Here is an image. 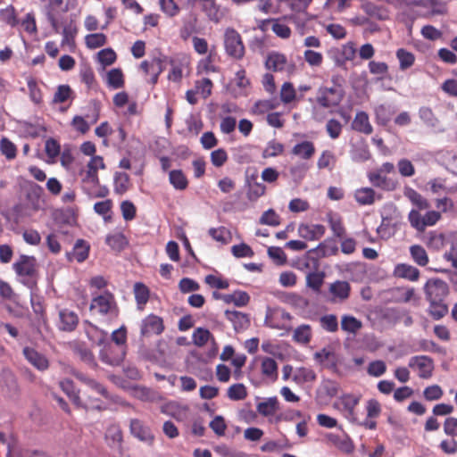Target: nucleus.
<instances>
[{"mask_svg": "<svg viewBox=\"0 0 457 457\" xmlns=\"http://www.w3.org/2000/svg\"><path fill=\"white\" fill-rule=\"evenodd\" d=\"M129 430L131 435L139 441L152 445L154 441V436L152 429L138 419H131L129 421Z\"/></svg>", "mask_w": 457, "mask_h": 457, "instance_id": "nucleus-13", "label": "nucleus"}, {"mask_svg": "<svg viewBox=\"0 0 457 457\" xmlns=\"http://www.w3.org/2000/svg\"><path fill=\"white\" fill-rule=\"evenodd\" d=\"M22 353L26 360L38 370L43 371L48 369V360L35 349L26 346Z\"/></svg>", "mask_w": 457, "mask_h": 457, "instance_id": "nucleus-23", "label": "nucleus"}, {"mask_svg": "<svg viewBox=\"0 0 457 457\" xmlns=\"http://www.w3.org/2000/svg\"><path fill=\"white\" fill-rule=\"evenodd\" d=\"M309 165L305 162H297L289 168V173L295 181L300 182L305 177Z\"/></svg>", "mask_w": 457, "mask_h": 457, "instance_id": "nucleus-61", "label": "nucleus"}, {"mask_svg": "<svg viewBox=\"0 0 457 457\" xmlns=\"http://www.w3.org/2000/svg\"><path fill=\"white\" fill-rule=\"evenodd\" d=\"M410 253L413 262L421 267L426 266L429 262L426 250L420 245H411Z\"/></svg>", "mask_w": 457, "mask_h": 457, "instance_id": "nucleus-46", "label": "nucleus"}, {"mask_svg": "<svg viewBox=\"0 0 457 457\" xmlns=\"http://www.w3.org/2000/svg\"><path fill=\"white\" fill-rule=\"evenodd\" d=\"M76 377L78 379H79L81 382L87 385L89 388H91L97 394L101 395L105 399L111 400L113 403H120L124 406L129 405L128 403L122 401L119 396L110 395L105 386L99 383L98 381L90 378L82 373L77 374Z\"/></svg>", "mask_w": 457, "mask_h": 457, "instance_id": "nucleus-14", "label": "nucleus"}, {"mask_svg": "<svg viewBox=\"0 0 457 457\" xmlns=\"http://www.w3.org/2000/svg\"><path fill=\"white\" fill-rule=\"evenodd\" d=\"M403 195L408 198L414 206L417 207L416 210L419 212L422 210H428L430 207L428 201L411 187H404Z\"/></svg>", "mask_w": 457, "mask_h": 457, "instance_id": "nucleus-30", "label": "nucleus"}, {"mask_svg": "<svg viewBox=\"0 0 457 457\" xmlns=\"http://www.w3.org/2000/svg\"><path fill=\"white\" fill-rule=\"evenodd\" d=\"M285 146L282 143L273 139L267 143L263 149L262 156L264 159L273 158L281 155L284 153Z\"/></svg>", "mask_w": 457, "mask_h": 457, "instance_id": "nucleus-43", "label": "nucleus"}, {"mask_svg": "<svg viewBox=\"0 0 457 457\" xmlns=\"http://www.w3.org/2000/svg\"><path fill=\"white\" fill-rule=\"evenodd\" d=\"M261 371L264 377L271 379L272 381H276L278 379V363L270 357H264L262 360Z\"/></svg>", "mask_w": 457, "mask_h": 457, "instance_id": "nucleus-39", "label": "nucleus"}, {"mask_svg": "<svg viewBox=\"0 0 457 457\" xmlns=\"http://www.w3.org/2000/svg\"><path fill=\"white\" fill-rule=\"evenodd\" d=\"M316 378V374L312 369L301 367L295 371L292 379L295 384L303 385L304 383L313 382Z\"/></svg>", "mask_w": 457, "mask_h": 457, "instance_id": "nucleus-41", "label": "nucleus"}, {"mask_svg": "<svg viewBox=\"0 0 457 457\" xmlns=\"http://www.w3.org/2000/svg\"><path fill=\"white\" fill-rule=\"evenodd\" d=\"M285 302L293 308L299 310H304L309 306L308 299L296 293L287 294L286 295Z\"/></svg>", "mask_w": 457, "mask_h": 457, "instance_id": "nucleus-56", "label": "nucleus"}, {"mask_svg": "<svg viewBox=\"0 0 457 457\" xmlns=\"http://www.w3.org/2000/svg\"><path fill=\"white\" fill-rule=\"evenodd\" d=\"M225 51L230 57L241 60L245 53V48L240 34L232 28L226 29L224 34Z\"/></svg>", "mask_w": 457, "mask_h": 457, "instance_id": "nucleus-7", "label": "nucleus"}, {"mask_svg": "<svg viewBox=\"0 0 457 457\" xmlns=\"http://www.w3.org/2000/svg\"><path fill=\"white\" fill-rule=\"evenodd\" d=\"M134 295L137 303L145 305L149 299V289L145 284L137 282L134 285Z\"/></svg>", "mask_w": 457, "mask_h": 457, "instance_id": "nucleus-58", "label": "nucleus"}, {"mask_svg": "<svg viewBox=\"0 0 457 457\" xmlns=\"http://www.w3.org/2000/svg\"><path fill=\"white\" fill-rule=\"evenodd\" d=\"M328 292L332 303H343L350 296L351 286L347 281L337 280L329 285Z\"/></svg>", "mask_w": 457, "mask_h": 457, "instance_id": "nucleus-18", "label": "nucleus"}, {"mask_svg": "<svg viewBox=\"0 0 457 457\" xmlns=\"http://www.w3.org/2000/svg\"><path fill=\"white\" fill-rule=\"evenodd\" d=\"M328 224L334 236L337 238H343L346 234L345 227L343 223V220L338 215H329Z\"/></svg>", "mask_w": 457, "mask_h": 457, "instance_id": "nucleus-49", "label": "nucleus"}, {"mask_svg": "<svg viewBox=\"0 0 457 457\" xmlns=\"http://www.w3.org/2000/svg\"><path fill=\"white\" fill-rule=\"evenodd\" d=\"M340 389V386L337 382L331 379H325L321 382L320 386L317 390L319 397H328L329 399L337 395Z\"/></svg>", "mask_w": 457, "mask_h": 457, "instance_id": "nucleus-34", "label": "nucleus"}, {"mask_svg": "<svg viewBox=\"0 0 457 457\" xmlns=\"http://www.w3.org/2000/svg\"><path fill=\"white\" fill-rule=\"evenodd\" d=\"M279 105L277 99L260 100L254 104V112L260 114L276 109Z\"/></svg>", "mask_w": 457, "mask_h": 457, "instance_id": "nucleus-64", "label": "nucleus"}, {"mask_svg": "<svg viewBox=\"0 0 457 457\" xmlns=\"http://www.w3.org/2000/svg\"><path fill=\"white\" fill-rule=\"evenodd\" d=\"M225 317L229 320L237 332L245 330L250 325L249 316L237 311H225Z\"/></svg>", "mask_w": 457, "mask_h": 457, "instance_id": "nucleus-26", "label": "nucleus"}, {"mask_svg": "<svg viewBox=\"0 0 457 457\" xmlns=\"http://www.w3.org/2000/svg\"><path fill=\"white\" fill-rule=\"evenodd\" d=\"M104 439L115 457H130L123 447L122 431L119 425L111 424L105 431Z\"/></svg>", "mask_w": 457, "mask_h": 457, "instance_id": "nucleus-9", "label": "nucleus"}, {"mask_svg": "<svg viewBox=\"0 0 457 457\" xmlns=\"http://www.w3.org/2000/svg\"><path fill=\"white\" fill-rule=\"evenodd\" d=\"M320 327L328 332H337L338 330V321L335 314H326L320 319Z\"/></svg>", "mask_w": 457, "mask_h": 457, "instance_id": "nucleus-59", "label": "nucleus"}, {"mask_svg": "<svg viewBox=\"0 0 457 457\" xmlns=\"http://www.w3.org/2000/svg\"><path fill=\"white\" fill-rule=\"evenodd\" d=\"M107 84L113 89L121 88L124 86L123 73L120 69H112L107 73Z\"/></svg>", "mask_w": 457, "mask_h": 457, "instance_id": "nucleus-53", "label": "nucleus"}, {"mask_svg": "<svg viewBox=\"0 0 457 457\" xmlns=\"http://www.w3.org/2000/svg\"><path fill=\"white\" fill-rule=\"evenodd\" d=\"M395 275L398 278H406L410 281H417L420 278V270L410 264L401 263L396 265Z\"/></svg>", "mask_w": 457, "mask_h": 457, "instance_id": "nucleus-35", "label": "nucleus"}, {"mask_svg": "<svg viewBox=\"0 0 457 457\" xmlns=\"http://www.w3.org/2000/svg\"><path fill=\"white\" fill-rule=\"evenodd\" d=\"M396 58L399 61L400 70L405 71L411 68L415 62V56L412 53L405 50L404 48H399L396 51Z\"/></svg>", "mask_w": 457, "mask_h": 457, "instance_id": "nucleus-47", "label": "nucleus"}, {"mask_svg": "<svg viewBox=\"0 0 457 457\" xmlns=\"http://www.w3.org/2000/svg\"><path fill=\"white\" fill-rule=\"evenodd\" d=\"M202 55H206L204 59L203 60L204 70L209 73V72H219L220 68L218 66V63L220 62V56L217 53V50L215 46H212L211 49L208 47L207 42L202 38Z\"/></svg>", "mask_w": 457, "mask_h": 457, "instance_id": "nucleus-15", "label": "nucleus"}, {"mask_svg": "<svg viewBox=\"0 0 457 457\" xmlns=\"http://www.w3.org/2000/svg\"><path fill=\"white\" fill-rule=\"evenodd\" d=\"M61 389L67 395L72 403L78 406L80 405V398L75 389L74 384L70 379H64L60 382Z\"/></svg>", "mask_w": 457, "mask_h": 457, "instance_id": "nucleus-54", "label": "nucleus"}, {"mask_svg": "<svg viewBox=\"0 0 457 457\" xmlns=\"http://www.w3.org/2000/svg\"><path fill=\"white\" fill-rule=\"evenodd\" d=\"M129 187V177L125 172H116L114 175V192L123 195Z\"/></svg>", "mask_w": 457, "mask_h": 457, "instance_id": "nucleus-52", "label": "nucleus"}, {"mask_svg": "<svg viewBox=\"0 0 457 457\" xmlns=\"http://www.w3.org/2000/svg\"><path fill=\"white\" fill-rule=\"evenodd\" d=\"M362 328V322L350 314H345L341 318V328L343 331L356 335Z\"/></svg>", "mask_w": 457, "mask_h": 457, "instance_id": "nucleus-36", "label": "nucleus"}, {"mask_svg": "<svg viewBox=\"0 0 457 457\" xmlns=\"http://www.w3.org/2000/svg\"><path fill=\"white\" fill-rule=\"evenodd\" d=\"M292 318V315L283 309L268 307L264 325L270 328L289 331L291 329L290 321Z\"/></svg>", "mask_w": 457, "mask_h": 457, "instance_id": "nucleus-6", "label": "nucleus"}, {"mask_svg": "<svg viewBox=\"0 0 457 457\" xmlns=\"http://www.w3.org/2000/svg\"><path fill=\"white\" fill-rule=\"evenodd\" d=\"M89 249L90 245L87 241L78 239L72 252L68 253V258L70 260L75 259L78 262H83L88 257Z\"/></svg>", "mask_w": 457, "mask_h": 457, "instance_id": "nucleus-32", "label": "nucleus"}, {"mask_svg": "<svg viewBox=\"0 0 457 457\" xmlns=\"http://www.w3.org/2000/svg\"><path fill=\"white\" fill-rule=\"evenodd\" d=\"M257 411L263 417L273 416L279 409V402L276 396L261 402L256 406Z\"/></svg>", "mask_w": 457, "mask_h": 457, "instance_id": "nucleus-33", "label": "nucleus"}, {"mask_svg": "<svg viewBox=\"0 0 457 457\" xmlns=\"http://www.w3.org/2000/svg\"><path fill=\"white\" fill-rule=\"evenodd\" d=\"M13 269L20 276H32L36 270V259L33 256L21 255L13 263Z\"/></svg>", "mask_w": 457, "mask_h": 457, "instance_id": "nucleus-27", "label": "nucleus"}, {"mask_svg": "<svg viewBox=\"0 0 457 457\" xmlns=\"http://www.w3.org/2000/svg\"><path fill=\"white\" fill-rule=\"evenodd\" d=\"M170 182L176 189H185L187 180L181 170H174L170 172Z\"/></svg>", "mask_w": 457, "mask_h": 457, "instance_id": "nucleus-62", "label": "nucleus"}, {"mask_svg": "<svg viewBox=\"0 0 457 457\" xmlns=\"http://www.w3.org/2000/svg\"><path fill=\"white\" fill-rule=\"evenodd\" d=\"M312 337V327L308 324H302L295 328L293 340L300 345H308Z\"/></svg>", "mask_w": 457, "mask_h": 457, "instance_id": "nucleus-37", "label": "nucleus"}, {"mask_svg": "<svg viewBox=\"0 0 457 457\" xmlns=\"http://www.w3.org/2000/svg\"><path fill=\"white\" fill-rule=\"evenodd\" d=\"M0 21L12 28L17 27L20 23L15 9L12 5H8L7 7L0 10Z\"/></svg>", "mask_w": 457, "mask_h": 457, "instance_id": "nucleus-45", "label": "nucleus"}, {"mask_svg": "<svg viewBox=\"0 0 457 457\" xmlns=\"http://www.w3.org/2000/svg\"><path fill=\"white\" fill-rule=\"evenodd\" d=\"M337 162V158L335 154L329 151L325 150L320 155L317 161V167L320 170L329 169L332 170Z\"/></svg>", "mask_w": 457, "mask_h": 457, "instance_id": "nucleus-55", "label": "nucleus"}, {"mask_svg": "<svg viewBox=\"0 0 457 457\" xmlns=\"http://www.w3.org/2000/svg\"><path fill=\"white\" fill-rule=\"evenodd\" d=\"M352 128L353 130L365 135H370L373 131V128L370 122L369 115L363 112H358L352 122Z\"/></svg>", "mask_w": 457, "mask_h": 457, "instance_id": "nucleus-28", "label": "nucleus"}, {"mask_svg": "<svg viewBox=\"0 0 457 457\" xmlns=\"http://www.w3.org/2000/svg\"><path fill=\"white\" fill-rule=\"evenodd\" d=\"M409 366L418 370V375L421 378H428L432 376L434 369L433 361L430 357L420 355L411 358Z\"/></svg>", "mask_w": 457, "mask_h": 457, "instance_id": "nucleus-17", "label": "nucleus"}, {"mask_svg": "<svg viewBox=\"0 0 457 457\" xmlns=\"http://www.w3.org/2000/svg\"><path fill=\"white\" fill-rule=\"evenodd\" d=\"M197 17L194 14H189L184 20L183 27L180 30V36L184 40H187L193 34L196 33Z\"/></svg>", "mask_w": 457, "mask_h": 457, "instance_id": "nucleus-44", "label": "nucleus"}, {"mask_svg": "<svg viewBox=\"0 0 457 457\" xmlns=\"http://www.w3.org/2000/svg\"><path fill=\"white\" fill-rule=\"evenodd\" d=\"M287 65V56L278 52L270 53L265 61V67L273 72L284 71Z\"/></svg>", "mask_w": 457, "mask_h": 457, "instance_id": "nucleus-24", "label": "nucleus"}, {"mask_svg": "<svg viewBox=\"0 0 457 457\" xmlns=\"http://www.w3.org/2000/svg\"><path fill=\"white\" fill-rule=\"evenodd\" d=\"M105 243L114 251H122L129 244L127 237L121 232H115L106 236Z\"/></svg>", "mask_w": 457, "mask_h": 457, "instance_id": "nucleus-38", "label": "nucleus"}, {"mask_svg": "<svg viewBox=\"0 0 457 457\" xmlns=\"http://www.w3.org/2000/svg\"><path fill=\"white\" fill-rule=\"evenodd\" d=\"M106 36L103 33L87 35L85 37L86 46L90 49L101 47L106 44Z\"/></svg>", "mask_w": 457, "mask_h": 457, "instance_id": "nucleus-60", "label": "nucleus"}, {"mask_svg": "<svg viewBox=\"0 0 457 457\" xmlns=\"http://www.w3.org/2000/svg\"><path fill=\"white\" fill-rule=\"evenodd\" d=\"M140 69L145 74H151L149 82L155 85L158 81L159 75L163 71V61L162 58H154L151 62L143 61L140 64Z\"/></svg>", "mask_w": 457, "mask_h": 457, "instance_id": "nucleus-20", "label": "nucleus"}, {"mask_svg": "<svg viewBox=\"0 0 457 457\" xmlns=\"http://www.w3.org/2000/svg\"><path fill=\"white\" fill-rule=\"evenodd\" d=\"M209 234L215 241L220 242L222 245L228 244L231 239L229 230L224 227H220L218 228H211L209 230Z\"/></svg>", "mask_w": 457, "mask_h": 457, "instance_id": "nucleus-63", "label": "nucleus"}, {"mask_svg": "<svg viewBox=\"0 0 457 457\" xmlns=\"http://www.w3.org/2000/svg\"><path fill=\"white\" fill-rule=\"evenodd\" d=\"M124 357L125 351L123 349L116 351L110 344L104 345L99 353L100 360L110 366H119L123 361Z\"/></svg>", "mask_w": 457, "mask_h": 457, "instance_id": "nucleus-16", "label": "nucleus"}, {"mask_svg": "<svg viewBox=\"0 0 457 457\" xmlns=\"http://www.w3.org/2000/svg\"><path fill=\"white\" fill-rule=\"evenodd\" d=\"M326 228L321 224H301L298 228L299 236L305 240H318L325 234Z\"/></svg>", "mask_w": 457, "mask_h": 457, "instance_id": "nucleus-22", "label": "nucleus"}, {"mask_svg": "<svg viewBox=\"0 0 457 457\" xmlns=\"http://www.w3.org/2000/svg\"><path fill=\"white\" fill-rule=\"evenodd\" d=\"M87 335L90 341L96 345H104L108 340V333L103 329L98 328L94 325H90L87 329Z\"/></svg>", "mask_w": 457, "mask_h": 457, "instance_id": "nucleus-42", "label": "nucleus"}, {"mask_svg": "<svg viewBox=\"0 0 457 457\" xmlns=\"http://www.w3.org/2000/svg\"><path fill=\"white\" fill-rule=\"evenodd\" d=\"M337 78L333 77L331 87H320L317 91L316 102L323 108L337 106L344 98L345 92L342 86L337 83Z\"/></svg>", "mask_w": 457, "mask_h": 457, "instance_id": "nucleus-4", "label": "nucleus"}, {"mask_svg": "<svg viewBox=\"0 0 457 457\" xmlns=\"http://www.w3.org/2000/svg\"><path fill=\"white\" fill-rule=\"evenodd\" d=\"M360 401L361 395L345 394L339 398L337 403H335V407H337L348 420L355 421L357 420L355 410Z\"/></svg>", "mask_w": 457, "mask_h": 457, "instance_id": "nucleus-10", "label": "nucleus"}, {"mask_svg": "<svg viewBox=\"0 0 457 457\" xmlns=\"http://www.w3.org/2000/svg\"><path fill=\"white\" fill-rule=\"evenodd\" d=\"M164 330L163 320L155 314H149L140 323V336L149 337L158 336Z\"/></svg>", "mask_w": 457, "mask_h": 457, "instance_id": "nucleus-12", "label": "nucleus"}, {"mask_svg": "<svg viewBox=\"0 0 457 457\" xmlns=\"http://www.w3.org/2000/svg\"><path fill=\"white\" fill-rule=\"evenodd\" d=\"M227 396L232 401L244 400L247 396V389L242 383L233 384L228 388Z\"/></svg>", "mask_w": 457, "mask_h": 457, "instance_id": "nucleus-50", "label": "nucleus"}, {"mask_svg": "<svg viewBox=\"0 0 457 457\" xmlns=\"http://www.w3.org/2000/svg\"><path fill=\"white\" fill-rule=\"evenodd\" d=\"M162 410L178 420H187L191 414L188 406L179 402H169Z\"/></svg>", "mask_w": 457, "mask_h": 457, "instance_id": "nucleus-21", "label": "nucleus"}, {"mask_svg": "<svg viewBox=\"0 0 457 457\" xmlns=\"http://www.w3.org/2000/svg\"><path fill=\"white\" fill-rule=\"evenodd\" d=\"M441 218V212L436 211H428L422 216L418 210L412 209L408 214L411 226L419 232H424L427 227L436 225Z\"/></svg>", "mask_w": 457, "mask_h": 457, "instance_id": "nucleus-5", "label": "nucleus"}, {"mask_svg": "<svg viewBox=\"0 0 457 457\" xmlns=\"http://www.w3.org/2000/svg\"><path fill=\"white\" fill-rule=\"evenodd\" d=\"M395 171L392 162H384L380 167L368 172L367 177L371 185L384 191H394L398 186V181L387 176Z\"/></svg>", "mask_w": 457, "mask_h": 457, "instance_id": "nucleus-3", "label": "nucleus"}, {"mask_svg": "<svg viewBox=\"0 0 457 457\" xmlns=\"http://www.w3.org/2000/svg\"><path fill=\"white\" fill-rule=\"evenodd\" d=\"M280 100L283 104H291L296 98V91L291 82H285L280 89Z\"/></svg>", "mask_w": 457, "mask_h": 457, "instance_id": "nucleus-57", "label": "nucleus"}, {"mask_svg": "<svg viewBox=\"0 0 457 457\" xmlns=\"http://www.w3.org/2000/svg\"><path fill=\"white\" fill-rule=\"evenodd\" d=\"M79 323V317L73 311L62 309L59 312L58 328L62 331H73Z\"/></svg>", "mask_w": 457, "mask_h": 457, "instance_id": "nucleus-25", "label": "nucleus"}, {"mask_svg": "<svg viewBox=\"0 0 457 457\" xmlns=\"http://www.w3.org/2000/svg\"><path fill=\"white\" fill-rule=\"evenodd\" d=\"M381 198L380 195L377 196L375 190L371 187H361L354 192V199L361 205H371L376 199Z\"/></svg>", "mask_w": 457, "mask_h": 457, "instance_id": "nucleus-29", "label": "nucleus"}, {"mask_svg": "<svg viewBox=\"0 0 457 457\" xmlns=\"http://www.w3.org/2000/svg\"><path fill=\"white\" fill-rule=\"evenodd\" d=\"M202 9L211 21L219 22L222 18V12L215 5L213 0H202Z\"/></svg>", "mask_w": 457, "mask_h": 457, "instance_id": "nucleus-48", "label": "nucleus"}, {"mask_svg": "<svg viewBox=\"0 0 457 457\" xmlns=\"http://www.w3.org/2000/svg\"><path fill=\"white\" fill-rule=\"evenodd\" d=\"M60 30L62 29V45L74 46V38L78 33V28L72 19L60 18Z\"/></svg>", "mask_w": 457, "mask_h": 457, "instance_id": "nucleus-19", "label": "nucleus"}, {"mask_svg": "<svg viewBox=\"0 0 457 457\" xmlns=\"http://www.w3.org/2000/svg\"><path fill=\"white\" fill-rule=\"evenodd\" d=\"M426 299L429 303L428 312L434 320H440L448 312L445 299L449 295L447 283L441 278H430L424 286Z\"/></svg>", "mask_w": 457, "mask_h": 457, "instance_id": "nucleus-1", "label": "nucleus"}, {"mask_svg": "<svg viewBox=\"0 0 457 457\" xmlns=\"http://www.w3.org/2000/svg\"><path fill=\"white\" fill-rule=\"evenodd\" d=\"M325 274L323 271H312L306 275V286L314 293L319 294L324 283Z\"/></svg>", "mask_w": 457, "mask_h": 457, "instance_id": "nucleus-40", "label": "nucleus"}, {"mask_svg": "<svg viewBox=\"0 0 457 457\" xmlns=\"http://www.w3.org/2000/svg\"><path fill=\"white\" fill-rule=\"evenodd\" d=\"M48 4L46 6V15L50 22L52 28L56 33L60 32V18L68 10L67 5L64 4L63 0H47Z\"/></svg>", "mask_w": 457, "mask_h": 457, "instance_id": "nucleus-11", "label": "nucleus"}, {"mask_svg": "<svg viewBox=\"0 0 457 457\" xmlns=\"http://www.w3.org/2000/svg\"><path fill=\"white\" fill-rule=\"evenodd\" d=\"M291 153L303 160H310L315 154V146L312 141L305 140L295 145Z\"/></svg>", "mask_w": 457, "mask_h": 457, "instance_id": "nucleus-31", "label": "nucleus"}, {"mask_svg": "<svg viewBox=\"0 0 457 457\" xmlns=\"http://www.w3.org/2000/svg\"><path fill=\"white\" fill-rule=\"evenodd\" d=\"M204 282L211 288L214 289H227L229 287L228 280L219 273L207 275L204 278Z\"/></svg>", "mask_w": 457, "mask_h": 457, "instance_id": "nucleus-51", "label": "nucleus"}, {"mask_svg": "<svg viewBox=\"0 0 457 457\" xmlns=\"http://www.w3.org/2000/svg\"><path fill=\"white\" fill-rule=\"evenodd\" d=\"M387 4L395 5V7L403 9L410 8L412 10L414 7L420 10L415 11L411 15V19L419 16H430L434 14H441L445 11V6L443 3L437 0H385Z\"/></svg>", "mask_w": 457, "mask_h": 457, "instance_id": "nucleus-2", "label": "nucleus"}, {"mask_svg": "<svg viewBox=\"0 0 457 457\" xmlns=\"http://www.w3.org/2000/svg\"><path fill=\"white\" fill-rule=\"evenodd\" d=\"M90 309L96 310L102 315H110L115 318L119 314L114 295L109 291H104L102 295L95 296L90 303Z\"/></svg>", "mask_w": 457, "mask_h": 457, "instance_id": "nucleus-8", "label": "nucleus"}]
</instances>
